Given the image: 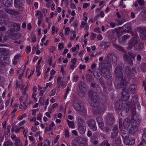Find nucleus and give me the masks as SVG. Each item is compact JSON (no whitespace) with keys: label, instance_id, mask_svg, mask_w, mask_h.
I'll return each instance as SVG.
<instances>
[{"label":"nucleus","instance_id":"f257e3e1","mask_svg":"<svg viewBox=\"0 0 146 146\" xmlns=\"http://www.w3.org/2000/svg\"><path fill=\"white\" fill-rule=\"evenodd\" d=\"M127 49L130 50L133 47L136 50L139 51L144 47V44L138 40L136 37H132L128 42Z\"/></svg>","mask_w":146,"mask_h":146},{"label":"nucleus","instance_id":"f03ea898","mask_svg":"<svg viewBox=\"0 0 146 146\" xmlns=\"http://www.w3.org/2000/svg\"><path fill=\"white\" fill-rule=\"evenodd\" d=\"M119 84V86L121 88H122L121 98L124 101H127L129 99V93L126 90L127 82L125 80H122Z\"/></svg>","mask_w":146,"mask_h":146},{"label":"nucleus","instance_id":"7ed1b4c3","mask_svg":"<svg viewBox=\"0 0 146 146\" xmlns=\"http://www.w3.org/2000/svg\"><path fill=\"white\" fill-rule=\"evenodd\" d=\"M114 74L116 80L117 81L120 80L121 83L122 80H125L126 82V78H123V76L122 70V68L120 65H118L115 68L114 70Z\"/></svg>","mask_w":146,"mask_h":146},{"label":"nucleus","instance_id":"20e7f679","mask_svg":"<svg viewBox=\"0 0 146 146\" xmlns=\"http://www.w3.org/2000/svg\"><path fill=\"white\" fill-rule=\"evenodd\" d=\"M10 53L8 49H5L4 48H0V64L2 65L4 64L3 60H7L8 59L7 56Z\"/></svg>","mask_w":146,"mask_h":146},{"label":"nucleus","instance_id":"39448f33","mask_svg":"<svg viewBox=\"0 0 146 146\" xmlns=\"http://www.w3.org/2000/svg\"><path fill=\"white\" fill-rule=\"evenodd\" d=\"M88 94L90 99L89 103L91 106H93L96 104V102H98L97 100L98 99V97L96 95V92L92 90L89 91Z\"/></svg>","mask_w":146,"mask_h":146},{"label":"nucleus","instance_id":"423d86ee","mask_svg":"<svg viewBox=\"0 0 146 146\" xmlns=\"http://www.w3.org/2000/svg\"><path fill=\"white\" fill-rule=\"evenodd\" d=\"M11 28L8 31V33L13 35V33L14 32L18 31L20 30V26L16 23H11Z\"/></svg>","mask_w":146,"mask_h":146},{"label":"nucleus","instance_id":"0eeeda50","mask_svg":"<svg viewBox=\"0 0 146 146\" xmlns=\"http://www.w3.org/2000/svg\"><path fill=\"white\" fill-rule=\"evenodd\" d=\"M106 121L107 125H112L114 123L115 118L111 113H108L106 116Z\"/></svg>","mask_w":146,"mask_h":146},{"label":"nucleus","instance_id":"6e6552de","mask_svg":"<svg viewBox=\"0 0 146 146\" xmlns=\"http://www.w3.org/2000/svg\"><path fill=\"white\" fill-rule=\"evenodd\" d=\"M91 106L95 108V110L97 114L102 113L104 111V109L101 106L98 102H96V104H95L93 106Z\"/></svg>","mask_w":146,"mask_h":146},{"label":"nucleus","instance_id":"1a4fd4ad","mask_svg":"<svg viewBox=\"0 0 146 146\" xmlns=\"http://www.w3.org/2000/svg\"><path fill=\"white\" fill-rule=\"evenodd\" d=\"M73 106L75 110L79 112H83L84 113L86 111V110L84 106L78 103H74Z\"/></svg>","mask_w":146,"mask_h":146},{"label":"nucleus","instance_id":"9d476101","mask_svg":"<svg viewBox=\"0 0 146 146\" xmlns=\"http://www.w3.org/2000/svg\"><path fill=\"white\" fill-rule=\"evenodd\" d=\"M87 123L90 128L94 131H96L97 129L96 123L95 121L93 119L88 120Z\"/></svg>","mask_w":146,"mask_h":146},{"label":"nucleus","instance_id":"9b49d317","mask_svg":"<svg viewBox=\"0 0 146 146\" xmlns=\"http://www.w3.org/2000/svg\"><path fill=\"white\" fill-rule=\"evenodd\" d=\"M107 58L113 62V66H116L117 64V58L116 56L114 54L110 53L108 54L107 56Z\"/></svg>","mask_w":146,"mask_h":146},{"label":"nucleus","instance_id":"f8f14e48","mask_svg":"<svg viewBox=\"0 0 146 146\" xmlns=\"http://www.w3.org/2000/svg\"><path fill=\"white\" fill-rule=\"evenodd\" d=\"M77 141L79 143L81 146H84L87 143L86 139L85 138L78 137L76 139Z\"/></svg>","mask_w":146,"mask_h":146},{"label":"nucleus","instance_id":"ddd939ff","mask_svg":"<svg viewBox=\"0 0 146 146\" xmlns=\"http://www.w3.org/2000/svg\"><path fill=\"white\" fill-rule=\"evenodd\" d=\"M78 86L80 90L82 93L84 94L87 88L85 83L83 82H80L78 83Z\"/></svg>","mask_w":146,"mask_h":146},{"label":"nucleus","instance_id":"4468645a","mask_svg":"<svg viewBox=\"0 0 146 146\" xmlns=\"http://www.w3.org/2000/svg\"><path fill=\"white\" fill-rule=\"evenodd\" d=\"M136 30L140 36H146V27H138L136 28Z\"/></svg>","mask_w":146,"mask_h":146},{"label":"nucleus","instance_id":"2eb2a0df","mask_svg":"<svg viewBox=\"0 0 146 146\" xmlns=\"http://www.w3.org/2000/svg\"><path fill=\"white\" fill-rule=\"evenodd\" d=\"M125 62L130 65H132L133 64L132 58H130L127 55L125 54L123 56Z\"/></svg>","mask_w":146,"mask_h":146},{"label":"nucleus","instance_id":"dca6fc26","mask_svg":"<svg viewBox=\"0 0 146 146\" xmlns=\"http://www.w3.org/2000/svg\"><path fill=\"white\" fill-rule=\"evenodd\" d=\"M15 6L17 8H18L20 11L23 10L24 5L21 2L17 0H16L14 2Z\"/></svg>","mask_w":146,"mask_h":146},{"label":"nucleus","instance_id":"f3484780","mask_svg":"<svg viewBox=\"0 0 146 146\" xmlns=\"http://www.w3.org/2000/svg\"><path fill=\"white\" fill-rule=\"evenodd\" d=\"M137 86L135 84H132L129 87V90L132 94L136 93L137 89Z\"/></svg>","mask_w":146,"mask_h":146},{"label":"nucleus","instance_id":"a211bd4d","mask_svg":"<svg viewBox=\"0 0 146 146\" xmlns=\"http://www.w3.org/2000/svg\"><path fill=\"white\" fill-rule=\"evenodd\" d=\"M101 73L102 76H105V78L110 75V74L111 75L109 70L106 68L102 69L101 70Z\"/></svg>","mask_w":146,"mask_h":146},{"label":"nucleus","instance_id":"6ab92c4d","mask_svg":"<svg viewBox=\"0 0 146 146\" xmlns=\"http://www.w3.org/2000/svg\"><path fill=\"white\" fill-rule=\"evenodd\" d=\"M5 12L13 16L17 15L19 14V13L18 12L12 9H7L5 10Z\"/></svg>","mask_w":146,"mask_h":146},{"label":"nucleus","instance_id":"aec40b11","mask_svg":"<svg viewBox=\"0 0 146 146\" xmlns=\"http://www.w3.org/2000/svg\"><path fill=\"white\" fill-rule=\"evenodd\" d=\"M123 106V102L121 100L117 101L115 103V108L117 110H120Z\"/></svg>","mask_w":146,"mask_h":146},{"label":"nucleus","instance_id":"412c9836","mask_svg":"<svg viewBox=\"0 0 146 146\" xmlns=\"http://www.w3.org/2000/svg\"><path fill=\"white\" fill-rule=\"evenodd\" d=\"M132 119L133 120V122L134 126L137 127L139 125L141 120L137 116L135 117L134 119Z\"/></svg>","mask_w":146,"mask_h":146},{"label":"nucleus","instance_id":"4be33fe9","mask_svg":"<svg viewBox=\"0 0 146 146\" xmlns=\"http://www.w3.org/2000/svg\"><path fill=\"white\" fill-rule=\"evenodd\" d=\"M123 126L125 129L128 127L130 125V121L128 118H126L123 122Z\"/></svg>","mask_w":146,"mask_h":146},{"label":"nucleus","instance_id":"5701e85b","mask_svg":"<svg viewBox=\"0 0 146 146\" xmlns=\"http://www.w3.org/2000/svg\"><path fill=\"white\" fill-rule=\"evenodd\" d=\"M121 135L122 138L125 139H127L129 137V133L127 131L121 130Z\"/></svg>","mask_w":146,"mask_h":146},{"label":"nucleus","instance_id":"b1692460","mask_svg":"<svg viewBox=\"0 0 146 146\" xmlns=\"http://www.w3.org/2000/svg\"><path fill=\"white\" fill-rule=\"evenodd\" d=\"M111 33L112 35V36H120L123 33L122 31L120 30L117 31H111Z\"/></svg>","mask_w":146,"mask_h":146},{"label":"nucleus","instance_id":"393cba45","mask_svg":"<svg viewBox=\"0 0 146 146\" xmlns=\"http://www.w3.org/2000/svg\"><path fill=\"white\" fill-rule=\"evenodd\" d=\"M86 125V123L84 119L82 118H79L78 120V126Z\"/></svg>","mask_w":146,"mask_h":146},{"label":"nucleus","instance_id":"a878e982","mask_svg":"<svg viewBox=\"0 0 146 146\" xmlns=\"http://www.w3.org/2000/svg\"><path fill=\"white\" fill-rule=\"evenodd\" d=\"M2 3L5 6L8 7L12 3V0H2Z\"/></svg>","mask_w":146,"mask_h":146},{"label":"nucleus","instance_id":"bb28decb","mask_svg":"<svg viewBox=\"0 0 146 146\" xmlns=\"http://www.w3.org/2000/svg\"><path fill=\"white\" fill-rule=\"evenodd\" d=\"M109 75L105 78L107 79V84L109 86H111L112 85V78L111 75L110 74Z\"/></svg>","mask_w":146,"mask_h":146},{"label":"nucleus","instance_id":"cd10ccee","mask_svg":"<svg viewBox=\"0 0 146 146\" xmlns=\"http://www.w3.org/2000/svg\"><path fill=\"white\" fill-rule=\"evenodd\" d=\"M86 125L78 126L79 132L82 134H84L86 131Z\"/></svg>","mask_w":146,"mask_h":146},{"label":"nucleus","instance_id":"c85d7f7f","mask_svg":"<svg viewBox=\"0 0 146 146\" xmlns=\"http://www.w3.org/2000/svg\"><path fill=\"white\" fill-rule=\"evenodd\" d=\"M131 104L130 103L128 102H125V106L124 107V110L127 112L129 111Z\"/></svg>","mask_w":146,"mask_h":146},{"label":"nucleus","instance_id":"c756f323","mask_svg":"<svg viewBox=\"0 0 146 146\" xmlns=\"http://www.w3.org/2000/svg\"><path fill=\"white\" fill-rule=\"evenodd\" d=\"M134 125L133 126L131 127L129 130V133L132 134H134L137 130V128Z\"/></svg>","mask_w":146,"mask_h":146},{"label":"nucleus","instance_id":"7c9ffc66","mask_svg":"<svg viewBox=\"0 0 146 146\" xmlns=\"http://www.w3.org/2000/svg\"><path fill=\"white\" fill-rule=\"evenodd\" d=\"M141 139L143 143L146 144V129L143 130Z\"/></svg>","mask_w":146,"mask_h":146},{"label":"nucleus","instance_id":"2f4dec72","mask_svg":"<svg viewBox=\"0 0 146 146\" xmlns=\"http://www.w3.org/2000/svg\"><path fill=\"white\" fill-rule=\"evenodd\" d=\"M91 141L93 144L96 145L98 143V139L96 137L93 136L91 137Z\"/></svg>","mask_w":146,"mask_h":146},{"label":"nucleus","instance_id":"473e14b6","mask_svg":"<svg viewBox=\"0 0 146 146\" xmlns=\"http://www.w3.org/2000/svg\"><path fill=\"white\" fill-rule=\"evenodd\" d=\"M118 41L120 43H123L125 40L129 38V37H118Z\"/></svg>","mask_w":146,"mask_h":146},{"label":"nucleus","instance_id":"72a5a7b5","mask_svg":"<svg viewBox=\"0 0 146 146\" xmlns=\"http://www.w3.org/2000/svg\"><path fill=\"white\" fill-rule=\"evenodd\" d=\"M113 46L119 51L121 52L123 51V49L122 47L117 44H113Z\"/></svg>","mask_w":146,"mask_h":146},{"label":"nucleus","instance_id":"f704fd0d","mask_svg":"<svg viewBox=\"0 0 146 146\" xmlns=\"http://www.w3.org/2000/svg\"><path fill=\"white\" fill-rule=\"evenodd\" d=\"M86 78L88 82H91L93 78V76L90 74H87L86 76Z\"/></svg>","mask_w":146,"mask_h":146},{"label":"nucleus","instance_id":"c9c22d12","mask_svg":"<svg viewBox=\"0 0 146 146\" xmlns=\"http://www.w3.org/2000/svg\"><path fill=\"white\" fill-rule=\"evenodd\" d=\"M121 140L120 138H118L115 140V144L116 146H119L121 144Z\"/></svg>","mask_w":146,"mask_h":146},{"label":"nucleus","instance_id":"e433bc0d","mask_svg":"<svg viewBox=\"0 0 146 146\" xmlns=\"http://www.w3.org/2000/svg\"><path fill=\"white\" fill-rule=\"evenodd\" d=\"M130 68L128 66H126L125 68V72L126 74H128L129 73L132 71Z\"/></svg>","mask_w":146,"mask_h":146},{"label":"nucleus","instance_id":"4c0bfd02","mask_svg":"<svg viewBox=\"0 0 146 146\" xmlns=\"http://www.w3.org/2000/svg\"><path fill=\"white\" fill-rule=\"evenodd\" d=\"M67 121L68 125L70 128H73L74 127V122L73 121H71L67 120Z\"/></svg>","mask_w":146,"mask_h":146},{"label":"nucleus","instance_id":"58836bf2","mask_svg":"<svg viewBox=\"0 0 146 146\" xmlns=\"http://www.w3.org/2000/svg\"><path fill=\"white\" fill-rule=\"evenodd\" d=\"M13 143L10 140H8L4 143V145L5 146H12Z\"/></svg>","mask_w":146,"mask_h":146},{"label":"nucleus","instance_id":"ea45409f","mask_svg":"<svg viewBox=\"0 0 146 146\" xmlns=\"http://www.w3.org/2000/svg\"><path fill=\"white\" fill-rule=\"evenodd\" d=\"M110 144L109 143L107 140L103 141L99 145V146H110Z\"/></svg>","mask_w":146,"mask_h":146},{"label":"nucleus","instance_id":"a19ab883","mask_svg":"<svg viewBox=\"0 0 146 146\" xmlns=\"http://www.w3.org/2000/svg\"><path fill=\"white\" fill-rule=\"evenodd\" d=\"M127 77L130 78H133L135 77L134 73L132 70L128 74H127Z\"/></svg>","mask_w":146,"mask_h":146},{"label":"nucleus","instance_id":"79ce46f5","mask_svg":"<svg viewBox=\"0 0 146 146\" xmlns=\"http://www.w3.org/2000/svg\"><path fill=\"white\" fill-rule=\"evenodd\" d=\"M14 144L15 145H19V146H21L22 145V144L20 142V139L19 137L17 138L15 140Z\"/></svg>","mask_w":146,"mask_h":146},{"label":"nucleus","instance_id":"37998d69","mask_svg":"<svg viewBox=\"0 0 146 146\" xmlns=\"http://www.w3.org/2000/svg\"><path fill=\"white\" fill-rule=\"evenodd\" d=\"M136 116V110L135 108H133L132 111V119H134V117Z\"/></svg>","mask_w":146,"mask_h":146},{"label":"nucleus","instance_id":"c03bdc74","mask_svg":"<svg viewBox=\"0 0 146 146\" xmlns=\"http://www.w3.org/2000/svg\"><path fill=\"white\" fill-rule=\"evenodd\" d=\"M128 56L131 58L133 59H135V55L133 52H127Z\"/></svg>","mask_w":146,"mask_h":146},{"label":"nucleus","instance_id":"a18cd8bd","mask_svg":"<svg viewBox=\"0 0 146 146\" xmlns=\"http://www.w3.org/2000/svg\"><path fill=\"white\" fill-rule=\"evenodd\" d=\"M8 39V37H0V42H5Z\"/></svg>","mask_w":146,"mask_h":146},{"label":"nucleus","instance_id":"49530a36","mask_svg":"<svg viewBox=\"0 0 146 146\" xmlns=\"http://www.w3.org/2000/svg\"><path fill=\"white\" fill-rule=\"evenodd\" d=\"M141 68L142 71L143 72L146 71V64H142L141 66Z\"/></svg>","mask_w":146,"mask_h":146},{"label":"nucleus","instance_id":"de8ad7c7","mask_svg":"<svg viewBox=\"0 0 146 146\" xmlns=\"http://www.w3.org/2000/svg\"><path fill=\"white\" fill-rule=\"evenodd\" d=\"M6 15H7V14L4 13L3 11L0 10V18L6 17Z\"/></svg>","mask_w":146,"mask_h":146},{"label":"nucleus","instance_id":"09e8293b","mask_svg":"<svg viewBox=\"0 0 146 146\" xmlns=\"http://www.w3.org/2000/svg\"><path fill=\"white\" fill-rule=\"evenodd\" d=\"M118 132H113L112 133L111 136V137L113 139H115L117 136Z\"/></svg>","mask_w":146,"mask_h":146},{"label":"nucleus","instance_id":"8fccbe9b","mask_svg":"<svg viewBox=\"0 0 146 146\" xmlns=\"http://www.w3.org/2000/svg\"><path fill=\"white\" fill-rule=\"evenodd\" d=\"M20 106H21V107H19L20 108H22L24 109H26L27 106L26 103L25 102H23V103H20Z\"/></svg>","mask_w":146,"mask_h":146},{"label":"nucleus","instance_id":"3c124183","mask_svg":"<svg viewBox=\"0 0 146 146\" xmlns=\"http://www.w3.org/2000/svg\"><path fill=\"white\" fill-rule=\"evenodd\" d=\"M123 27H125L126 29L130 30L131 29V25L129 23H127L124 25Z\"/></svg>","mask_w":146,"mask_h":146},{"label":"nucleus","instance_id":"603ef678","mask_svg":"<svg viewBox=\"0 0 146 146\" xmlns=\"http://www.w3.org/2000/svg\"><path fill=\"white\" fill-rule=\"evenodd\" d=\"M44 99L42 97H40V98L39 100V105H44Z\"/></svg>","mask_w":146,"mask_h":146},{"label":"nucleus","instance_id":"864d4df0","mask_svg":"<svg viewBox=\"0 0 146 146\" xmlns=\"http://www.w3.org/2000/svg\"><path fill=\"white\" fill-rule=\"evenodd\" d=\"M116 21L118 23V24L119 25L123 23L126 21L125 19H123L121 20L118 19L116 20Z\"/></svg>","mask_w":146,"mask_h":146},{"label":"nucleus","instance_id":"5fc2aeb1","mask_svg":"<svg viewBox=\"0 0 146 146\" xmlns=\"http://www.w3.org/2000/svg\"><path fill=\"white\" fill-rule=\"evenodd\" d=\"M123 124L122 121L121 120H119V128L121 131L123 129Z\"/></svg>","mask_w":146,"mask_h":146},{"label":"nucleus","instance_id":"6e6d98bb","mask_svg":"<svg viewBox=\"0 0 146 146\" xmlns=\"http://www.w3.org/2000/svg\"><path fill=\"white\" fill-rule=\"evenodd\" d=\"M65 137L66 138H68L69 137V132L67 130H66L64 131Z\"/></svg>","mask_w":146,"mask_h":146},{"label":"nucleus","instance_id":"4d7b16f0","mask_svg":"<svg viewBox=\"0 0 146 146\" xmlns=\"http://www.w3.org/2000/svg\"><path fill=\"white\" fill-rule=\"evenodd\" d=\"M27 115V114L26 113H24V114L20 116L19 117H18V119L19 120H22L23 119L26 117Z\"/></svg>","mask_w":146,"mask_h":146},{"label":"nucleus","instance_id":"13d9d810","mask_svg":"<svg viewBox=\"0 0 146 146\" xmlns=\"http://www.w3.org/2000/svg\"><path fill=\"white\" fill-rule=\"evenodd\" d=\"M69 31H70L69 28L68 27H66L65 28V35H66V36L68 35L69 33Z\"/></svg>","mask_w":146,"mask_h":146},{"label":"nucleus","instance_id":"bf43d9fd","mask_svg":"<svg viewBox=\"0 0 146 146\" xmlns=\"http://www.w3.org/2000/svg\"><path fill=\"white\" fill-rule=\"evenodd\" d=\"M141 14L143 18L145 17H146V11L144 10L141 12Z\"/></svg>","mask_w":146,"mask_h":146},{"label":"nucleus","instance_id":"052dcab7","mask_svg":"<svg viewBox=\"0 0 146 146\" xmlns=\"http://www.w3.org/2000/svg\"><path fill=\"white\" fill-rule=\"evenodd\" d=\"M78 79V75H76L74 76L73 78V81L74 82H77Z\"/></svg>","mask_w":146,"mask_h":146},{"label":"nucleus","instance_id":"680f3d73","mask_svg":"<svg viewBox=\"0 0 146 146\" xmlns=\"http://www.w3.org/2000/svg\"><path fill=\"white\" fill-rule=\"evenodd\" d=\"M100 83L102 85L103 87L104 88H106V86L105 84V83L104 81L102 79H101L100 80Z\"/></svg>","mask_w":146,"mask_h":146},{"label":"nucleus","instance_id":"e2e57ef3","mask_svg":"<svg viewBox=\"0 0 146 146\" xmlns=\"http://www.w3.org/2000/svg\"><path fill=\"white\" fill-rule=\"evenodd\" d=\"M50 52L51 53H53L55 50V48L54 46H50L49 48Z\"/></svg>","mask_w":146,"mask_h":146},{"label":"nucleus","instance_id":"0e129e2a","mask_svg":"<svg viewBox=\"0 0 146 146\" xmlns=\"http://www.w3.org/2000/svg\"><path fill=\"white\" fill-rule=\"evenodd\" d=\"M63 44H64L62 42L60 43L58 45V48L60 50H61V49L63 48Z\"/></svg>","mask_w":146,"mask_h":146},{"label":"nucleus","instance_id":"69168bd1","mask_svg":"<svg viewBox=\"0 0 146 146\" xmlns=\"http://www.w3.org/2000/svg\"><path fill=\"white\" fill-rule=\"evenodd\" d=\"M56 92V89H53L51 91V92L50 93V96H54L55 94V93Z\"/></svg>","mask_w":146,"mask_h":146},{"label":"nucleus","instance_id":"338daca9","mask_svg":"<svg viewBox=\"0 0 146 146\" xmlns=\"http://www.w3.org/2000/svg\"><path fill=\"white\" fill-rule=\"evenodd\" d=\"M135 142V140L134 139L129 140V145H131L134 144Z\"/></svg>","mask_w":146,"mask_h":146},{"label":"nucleus","instance_id":"774afa93","mask_svg":"<svg viewBox=\"0 0 146 146\" xmlns=\"http://www.w3.org/2000/svg\"><path fill=\"white\" fill-rule=\"evenodd\" d=\"M76 141H72V146H78L77 145V144L78 142H76Z\"/></svg>","mask_w":146,"mask_h":146}]
</instances>
